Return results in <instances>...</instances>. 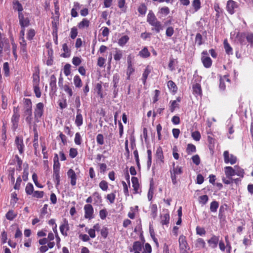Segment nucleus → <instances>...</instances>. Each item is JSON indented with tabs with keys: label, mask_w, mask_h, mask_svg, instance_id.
I'll return each mask as SVG.
<instances>
[{
	"label": "nucleus",
	"mask_w": 253,
	"mask_h": 253,
	"mask_svg": "<svg viewBox=\"0 0 253 253\" xmlns=\"http://www.w3.org/2000/svg\"><path fill=\"white\" fill-rule=\"evenodd\" d=\"M152 252V249L150 245L148 243H146L143 248L142 253H151Z\"/></svg>",
	"instance_id": "obj_64"
},
{
	"label": "nucleus",
	"mask_w": 253,
	"mask_h": 253,
	"mask_svg": "<svg viewBox=\"0 0 253 253\" xmlns=\"http://www.w3.org/2000/svg\"><path fill=\"white\" fill-rule=\"evenodd\" d=\"M246 34L245 33H239L237 35V40L242 45L246 44Z\"/></svg>",
	"instance_id": "obj_26"
},
{
	"label": "nucleus",
	"mask_w": 253,
	"mask_h": 253,
	"mask_svg": "<svg viewBox=\"0 0 253 253\" xmlns=\"http://www.w3.org/2000/svg\"><path fill=\"white\" fill-rule=\"evenodd\" d=\"M168 86L169 89L172 90L173 91H176L177 87L175 83L172 81H169L168 82Z\"/></svg>",
	"instance_id": "obj_56"
},
{
	"label": "nucleus",
	"mask_w": 253,
	"mask_h": 253,
	"mask_svg": "<svg viewBox=\"0 0 253 253\" xmlns=\"http://www.w3.org/2000/svg\"><path fill=\"white\" fill-rule=\"evenodd\" d=\"M180 253H191L190 251V247L187 242L185 236L180 235L178 239Z\"/></svg>",
	"instance_id": "obj_5"
},
{
	"label": "nucleus",
	"mask_w": 253,
	"mask_h": 253,
	"mask_svg": "<svg viewBox=\"0 0 253 253\" xmlns=\"http://www.w3.org/2000/svg\"><path fill=\"white\" fill-rule=\"evenodd\" d=\"M74 84L77 88H80L82 86V81L78 75H76L73 79Z\"/></svg>",
	"instance_id": "obj_36"
},
{
	"label": "nucleus",
	"mask_w": 253,
	"mask_h": 253,
	"mask_svg": "<svg viewBox=\"0 0 253 253\" xmlns=\"http://www.w3.org/2000/svg\"><path fill=\"white\" fill-rule=\"evenodd\" d=\"M68 178L70 179V184L72 186H74L76 185L77 175L75 171L72 169L68 170L67 172Z\"/></svg>",
	"instance_id": "obj_11"
},
{
	"label": "nucleus",
	"mask_w": 253,
	"mask_h": 253,
	"mask_svg": "<svg viewBox=\"0 0 253 253\" xmlns=\"http://www.w3.org/2000/svg\"><path fill=\"white\" fill-rule=\"evenodd\" d=\"M123 53L121 50H116L114 56V59L116 61H119L122 57Z\"/></svg>",
	"instance_id": "obj_52"
},
{
	"label": "nucleus",
	"mask_w": 253,
	"mask_h": 253,
	"mask_svg": "<svg viewBox=\"0 0 253 253\" xmlns=\"http://www.w3.org/2000/svg\"><path fill=\"white\" fill-rule=\"evenodd\" d=\"M14 169H11L8 170V178L11 180V182L13 183L14 182Z\"/></svg>",
	"instance_id": "obj_55"
},
{
	"label": "nucleus",
	"mask_w": 253,
	"mask_h": 253,
	"mask_svg": "<svg viewBox=\"0 0 253 253\" xmlns=\"http://www.w3.org/2000/svg\"><path fill=\"white\" fill-rule=\"evenodd\" d=\"M201 2L200 0H193L192 2V6L194 8L193 12L198 11L201 8Z\"/></svg>",
	"instance_id": "obj_28"
},
{
	"label": "nucleus",
	"mask_w": 253,
	"mask_h": 253,
	"mask_svg": "<svg viewBox=\"0 0 253 253\" xmlns=\"http://www.w3.org/2000/svg\"><path fill=\"white\" fill-rule=\"evenodd\" d=\"M134 69L133 68L131 61H128V67H127V75H128V77L130 76V75L134 72Z\"/></svg>",
	"instance_id": "obj_60"
},
{
	"label": "nucleus",
	"mask_w": 253,
	"mask_h": 253,
	"mask_svg": "<svg viewBox=\"0 0 253 253\" xmlns=\"http://www.w3.org/2000/svg\"><path fill=\"white\" fill-rule=\"evenodd\" d=\"M50 86L52 91H55L56 89V79L54 75L50 77Z\"/></svg>",
	"instance_id": "obj_31"
},
{
	"label": "nucleus",
	"mask_w": 253,
	"mask_h": 253,
	"mask_svg": "<svg viewBox=\"0 0 253 253\" xmlns=\"http://www.w3.org/2000/svg\"><path fill=\"white\" fill-rule=\"evenodd\" d=\"M195 246L196 248L199 249L204 248L206 246V243L203 239L199 238L196 241Z\"/></svg>",
	"instance_id": "obj_27"
},
{
	"label": "nucleus",
	"mask_w": 253,
	"mask_h": 253,
	"mask_svg": "<svg viewBox=\"0 0 253 253\" xmlns=\"http://www.w3.org/2000/svg\"><path fill=\"white\" fill-rule=\"evenodd\" d=\"M19 23L21 28L28 27L30 24V21L28 18H25L23 13L18 14Z\"/></svg>",
	"instance_id": "obj_17"
},
{
	"label": "nucleus",
	"mask_w": 253,
	"mask_h": 253,
	"mask_svg": "<svg viewBox=\"0 0 253 253\" xmlns=\"http://www.w3.org/2000/svg\"><path fill=\"white\" fill-rule=\"evenodd\" d=\"M58 156L57 154H55L53 158V170H60V163L58 161Z\"/></svg>",
	"instance_id": "obj_30"
},
{
	"label": "nucleus",
	"mask_w": 253,
	"mask_h": 253,
	"mask_svg": "<svg viewBox=\"0 0 253 253\" xmlns=\"http://www.w3.org/2000/svg\"><path fill=\"white\" fill-rule=\"evenodd\" d=\"M120 80V76L118 74H115L113 77V86L115 88L117 87Z\"/></svg>",
	"instance_id": "obj_51"
},
{
	"label": "nucleus",
	"mask_w": 253,
	"mask_h": 253,
	"mask_svg": "<svg viewBox=\"0 0 253 253\" xmlns=\"http://www.w3.org/2000/svg\"><path fill=\"white\" fill-rule=\"evenodd\" d=\"M10 50V45L8 40L5 38L0 37V55L4 51L8 52Z\"/></svg>",
	"instance_id": "obj_7"
},
{
	"label": "nucleus",
	"mask_w": 253,
	"mask_h": 253,
	"mask_svg": "<svg viewBox=\"0 0 253 253\" xmlns=\"http://www.w3.org/2000/svg\"><path fill=\"white\" fill-rule=\"evenodd\" d=\"M143 246L141 243L139 241H136L134 242L132 248L129 249L130 252H133L134 253H142Z\"/></svg>",
	"instance_id": "obj_15"
},
{
	"label": "nucleus",
	"mask_w": 253,
	"mask_h": 253,
	"mask_svg": "<svg viewBox=\"0 0 253 253\" xmlns=\"http://www.w3.org/2000/svg\"><path fill=\"white\" fill-rule=\"evenodd\" d=\"M192 137L196 141H199L201 139V134L198 131H195L192 133Z\"/></svg>",
	"instance_id": "obj_61"
},
{
	"label": "nucleus",
	"mask_w": 253,
	"mask_h": 253,
	"mask_svg": "<svg viewBox=\"0 0 253 253\" xmlns=\"http://www.w3.org/2000/svg\"><path fill=\"white\" fill-rule=\"evenodd\" d=\"M234 168L226 166L224 168L225 174L227 177H232L235 175Z\"/></svg>",
	"instance_id": "obj_22"
},
{
	"label": "nucleus",
	"mask_w": 253,
	"mask_h": 253,
	"mask_svg": "<svg viewBox=\"0 0 253 253\" xmlns=\"http://www.w3.org/2000/svg\"><path fill=\"white\" fill-rule=\"evenodd\" d=\"M170 177L173 184L177 183L176 175L181 174L183 172L182 168L178 166H175V163L172 164V168L170 169Z\"/></svg>",
	"instance_id": "obj_2"
},
{
	"label": "nucleus",
	"mask_w": 253,
	"mask_h": 253,
	"mask_svg": "<svg viewBox=\"0 0 253 253\" xmlns=\"http://www.w3.org/2000/svg\"><path fill=\"white\" fill-rule=\"evenodd\" d=\"M170 10L169 8L167 6H164L159 8L158 13L162 15L166 16L169 13Z\"/></svg>",
	"instance_id": "obj_43"
},
{
	"label": "nucleus",
	"mask_w": 253,
	"mask_h": 253,
	"mask_svg": "<svg viewBox=\"0 0 253 253\" xmlns=\"http://www.w3.org/2000/svg\"><path fill=\"white\" fill-rule=\"evenodd\" d=\"M151 215L153 218H155L157 215L158 208L156 204H153L150 206Z\"/></svg>",
	"instance_id": "obj_37"
},
{
	"label": "nucleus",
	"mask_w": 253,
	"mask_h": 253,
	"mask_svg": "<svg viewBox=\"0 0 253 253\" xmlns=\"http://www.w3.org/2000/svg\"><path fill=\"white\" fill-rule=\"evenodd\" d=\"M139 55L143 58H147L150 56V53L147 47H144L139 52Z\"/></svg>",
	"instance_id": "obj_39"
},
{
	"label": "nucleus",
	"mask_w": 253,
	"mask_h": 253,
	"mask_svg": "<svg viewBox=\"0 0 253 253\" xmlns=\"http://www.w3.org/2000/svg\"><path fill=\"white\" fill-rule=\"evenodd\" d=\"M83 118L82 115L81 114V111L80 109H78L77 112V116L75 119V124L78 126H80L83 125Z\"/></svg>",
	"instance_id": "obj_21"
},
{
	"label": "nucleus",
	"mask_w": 253,
	"mask_h": 253,
	"mask_svg": "<svg viewBox=\"0 0 253 253\" xmlns=\"http://www.w3.org/2000/svg\"><path fill=\"white\" fill-rule=\"evenodd\" d=\"M69 230V225L68 220L64 218L62 224L60 226L61 233L64 236L68 235V231Z\"/></svg>",
	"instance_id": "obj_13"
},
{
	"label": "nucleus",
	"mask_w": 253,
	"mask_h": 253,
	"mask_svg": "<svg viewBox=\"0 0 253 253\" xmlns=\"http://www.w3.org/2000/svg\"><path fill=\"white\" fill-rule=\"evenodd\" d=\"M84 217L86 219H91L94 217V210L93 207L90 204L85 205L84 208Z\"/></svg>",
	"instance_id": "obj_9"
},
{
	"label": "nucleus",
	"mask_w": 253,
	"mask_h": 253,
	"mask_svg": "<svg viewBox=\"0 0 253 253\" xmlns=\"http://www.w3.org/2000/svg\"><path fill=\"white\" fill-rule=\"evenodd\" d=\"M224 46L227 54H232V48L228 43L227 40L224 41Z\"/></svg>",
	"instance_id": "obj_45"
},
{
	"label": "nucleus",
	"mask_w": 253,
	"mask_h": 253,
	"mask_svg": "<svg viewBox=\"0 0 253 253\" xmlns=\"http://www.w3.org/2000/svg\"><path fill=\"white\" fill-rule=\"evenodd\" d=\"M93 201L94 205L99 206L101 204L102 199L98 192H95L93 193Z\"/></svg>",
	"instance_id": "obj_20"
},
{
	"label": "nucleus",
	"mask_w": 253,
	"mask_h": 253,
	"mask_svg": "<svg viewBox=\"0 0 253 253\" xmlns=\"http://www.w3.org/2000/svg\"><path fill=\"white\" fill-rule=\"evenodd\" d=\"M151 69L148 66L145 69L142 77V80L143 84H145L149 74L151 73Z\"/></svg>",
	"instance_id": "obj_25"
},
{
	"label": "nucleus",
	"mask_w": 253,
	"mask_h": 253,
	"mask_svg": "<svg viewBox=\"0 0 253 253\" xmlns=\"http://www.w3.org/2000/svg\"><path fill=\"white\" fill-rule=\"evenodd\" d=\"M74 141L77 145H80L82 144V136L79 132H77L75 134Z\"/></svg>",
	"instance_id": "obj_48"
},
{
	"label": "nucleus",
	"mask_w": 253,
	"mask_h": 253,
	"mask_svg": "<svg viewBox=\"0 0 253 253\" xmlns=\"http://www.w3.org/2000/svg\"><path fill=\"white\" fill-rule=\"evenodd\" d=\"M99 187L103 191H106L108 189V183L104 180L101 181L99 183Z\"/></svg>",
	"instance_id": "obj_62"
},
{
	"label": "nucleus",
	"mask_w": 253,
	"mask_h": 253,
	"mask_svg": "<svg viewBox=\"0 0 253 253\" xmlns=\"http://www.w3.org/2000/svg\"><path fill=\"white\" fill-rule=\"evenodd\" d=\"M24 116L25 117V120L27 123L31 126L32 121V112H24Z\"/></svg>",
	"instance_id": "obj_34"
},
{
	"label": "nucleus",
	"mask_w": 253,
	"mask_h": 253,
	"mask_svg": "<svg viewBox=\"0 0 253 253\" xmlns=\"http://www.w3.org/2000/svg\"><path fill=\"white\" fill-rule=\"evenodd\" d=\"M40 76L39 72H36L33 75V84L34 92L37 97L40 98L41 96V92L39 87Z\"/></svg>",
	"instance_id": "obj_3"
},
{
	"label": "nucleus",
	"mask_w": 253,
	"mask_h": 253,
	"mask_svg": "<svg viewBox=\"0 0 253 253\" xmlns=\"http://www.w3.org/2000/svg\"><path fill=\"white\" fill-rule=\"evenodd\" d=\"M20 40L21 51L23 53H26L27 52L26 42L24 38H23L22 40Z\"/></svg>",
	"instance_id": "obj_41"
},
{
	"label": "nucleus",
	"mask_w": 253,
	"mask_h": 253,
	"mask_svg": "<svg viewBox=\"0 0 253 253\" xmlns=\"http://www.w3.org/2000/svg\"><path fill=\"white\" fill-rule=\"evenodd\" d=\"M62 49L64 53L62 54V56L64 57H68L70 55V50L68 48L67 44L64 43L62 45Z\"/></svg>",
	"instance_id": "obj_35"
},
{
	"label": "nucleus",
	"mask_w": 253,
	"mask_h": 253,
	"mask_svg": "<svg viewBox=\"0 0 253 253\" xmlns=\"http://www.w3.org/2000/svg\"><path fill=\"white\" fill-rule=\"evenodd\" d=\"M128 40L129 37L127 36H123L119 39L118 41V44L119 45L123 46L126 44V43L128 42Z\"/></svg>",
	"instance_id": "obj_40"
},
{
	"label": "nucleus",
	"mask_w": 253,
	"mask_h": 253,
	"mask_svg": "<svg viewBox=\"0 0 253 253\" xmlns=\"http://www.w3.org/2000/svg\"><path fill=\"white\" fill-rule=\"evenodd\" d=\"M161 223L162 225H168L169 221V211L168 210H164L161 216Z\"/></svg>",
	"instance_id": "obj_12"
},
{
	"label": "nucleus",
	"mask_w": 253,
	"mask_h": 253,
	"mask_svg": "<svg viewBox=\"0 0 253 253\" xmlns=\"http://www.w3.org/2000/svg\"><path fill=\"white\" fill-rule=\"evenodd\" d=\"M180 101V99L179 98H178L177 100H173L171 102V105L170 106V110L171 112H173L175 108L178 107V102Z\"/></svg>",
	"instance_id": "obj_46"
},
{
	"label": "nucleus",
	"mask_w": 253,
	"mask_h": 253,
	"mask_svg": "<svg viewBox=\"0 0 253 253\" xmlns=\"http://www.w3.org/2000/svg\"><path fill=\"white\" fill-rule=\"evenodd\" d=\"M218 207V203L216 201H213L211 203L210 210L212 212H215Z\"/></svg>",
	"instance_id": "obj_53"
},
{
	"label": "nucleus",
	"mask_w": 253,
	"mask_h": 253,
	"mask_svg": "<svg viewBox=\"0 0 253 253\" xmlns=\"http://www.w3.org/2000/svg\"><path fill=\"white\" fill-rule=\"evenodd\" d=\"M219 237L215 235H212V237L208 240V243L209 246L212 249L216 248L219 242Z\"/></svg>",
	"instance_id": "obj_18"
},
{
	"label": "nucleus",
	"mask_w": 253,
	"mask_h": 253,
	"mask_svg": "<svg viewBox=\"0 0 253 253\" xmlns=\"http://www.w3.org/2000/svg\"><path fill=\"white\" fill-rule=\"evenodd\" d=\"M71 65L69 64H66L64 67V73L66 76H69L71 73Z\"/></svg>",
	"instance_id": "obj_63"
},
{
	"label": "nucleus",
	"mask_w": 253,
	"mask_h": 253,
	"mask_svg": "<svg viewBox=\"0 0 253 253\" xmlns=\"http://www.w3.org/2000/svg\"><path fill=\"white\" fill-rule=\"evenodd\" d=\"M53 178L56 181V186L59 185L60 183V170H53Z\"/></svg>",
	"instance_id": "obj_44"
},
{
	"label": "nucleus",
	"mask_w": 253,
	"mask_h": 253,
	"mask_svg": "<svg viewBox=\"0 0 253 253\" xmlns=\"http://www.w3.org/2000/svg\"><path fill=\"white\" fill-rule=\"evenodd\" d=\"M12 4L13 8L15 10H17L18 14L22 13V11L23 10V6L18 0H14L12 2Z\"/></svg>",
	"instance_id": "obj_23"
},
{
	"label": "nucleus",
	"mask_w": 253,
	"mask_h": 253,
	"mask_svg": "<svg viewBox=\"0 0 253 253\" xmlns=\"http://www.w3.org/2000/svg\"><path fill=\"white\" fill-rule=\"evenodd\" d=\"M156 157L157 160L159 161L162 163H164V155L162 149L161 147L157 148L156 153Z\"/></svg>",
	"instance_id": "obj_24"
},
{
	"label": "nucleus",
	"mask_w": 253,
	"mask_h": 253,
	"mask_svg": "<svg viewBox=\"0 0 253 253\" xmlns=\"http://www.w3.org/2000/svg\"><path fill=\"white\" fill-rule=\"evenodd\" d=\"M82 62V59L79 57H74L72 59V63L75 66H79Z\"/></svg>",
	"instance_id": "obj_59"
},
{
	"label": "nucleus",
	"mask_w": 253,
	"mask_h": 253,
	"mask_svg": "<svg viewBox=\"0 0 253 253\" xmlns=\"http://www.w3.org/2000/svg\"><path fill=\"white\" fill-rule=\"evenodd\" d=\"M15 144L19 151V153L22 154L24 152V148L23 138L20 136H16L15 140Z\"/></svg>",
	"instance_id": "obj_14"
},
{
	"label": "nucleus",
	"mask_w": 253,
	"mask_h": 253,
	"mask_svg": "<svg viewBox=\"0 0 253 253\" xmlns=\"http://www.w3.org/2000/svg\"><path fill=\"white\" fill-rule=\"evenodd\" d=\"M17 216V213L13 210H9L6 214L5 217L9 220H12Z\"/></svg>",
	"instance_id": "obj_38"
},
{
	"label": "nucleus",
	"mask_w": 253,
	"mask_h": 253,
	"mask_svg": "<svg viewBox=\"0 0 253 253\" xmlns=\"http://www.w3.org/2000/svg\"><path fill=\"white\" fill-rule=\"evenodd\" d=\"M237 8L236 3L232 0H229L227 1L226 8L227 11L231 14H233L235 11V8Z\"/></svg>",
	"instance_id": "obj_19"
},
{
	"label": "nucleus",
	"mask_w": 253,
	"mask_h": 253,
	"mask_svg": "<svg viewBox=\"0 0 253 253\" xmlns=\"http://www.w3.org/2000/svg\"><path fill=\"white\" fill-rule=\"evenodd\" d=\"M43 104L42 102L37 104L34 109V121L35 123H38L41 121V119L43 113Z\"/></svg>",
	"instance_id": "obj_4"
},
{
	"label": "nucleus",
	"mask_w": 253,
	"mask_h": 253,
	"mask_svg": "<svg viewBox=\"0 0 253 253\" xmlns=\"http://www.w3.org/2000/svg\"><path fill=\"white\" fill-rule=\"evenodd\" d=\"M148 160L147 165L148 169H150L152 164V151L150 149H148L147 151Z\"/></svg>",
	"instance_id": "obj_49"
},
{
	"label": "nucleus",
	"mask_w": 253,
	"mask_h": 253,
	"mask_svg": "<svg viewBox=\"0 0 253 253\" xmlns=\"http://www.w3.org/2000/svg\"><path fill=\"white\" fill-rule=\"evenodd\" d=\"M234 170L235 175H237L241 177H244L245 172L244 170L243 169L241 168L238 166H235L234 167Z\"/></svg>",
	"instance_id": "obj_33"
},
{
	"label": "nucleus",
	"mask_w": 253,
	"mask_h": 253,
	"mask_svg": "<svg viewBox=\"0 0 253 253\" xmlns=\"http://www.w3.org/2000/svg\"><path fill=\"white\" fill-rule=\"evenodd\" d=\"M193 92L198 95H201L202 94V91L201 85L199 84L196 83L193 85Z\"/></svg>",
	"instance_id": "obj_32"
},
{
	"label": "nucleus",
	"mask_w": 253,
	"mask_h": 253,
	"mask_svg": "<svg viewBox=\"0 0 253 253\" xmlns=\"http://www.w3.org/2000/svg\"><path fill=\"white\" fill-rule=\"evenodd\" d=\"M202 54L203 56L201 60L204 66L206 68H210L212 65V60L210 57L208 56L207 51H203Z\"/></svg>",
	"instance_id": "obj_10"
},
{
	"label": "nucleus",
	"mask_w": 253,
	"mask_h": 253,
	"mask_svg": "<svg viewBox=\"0 0 253 253\" xmlns=\"http://www.w3.org/2000/svg\"><path fill=\"white\" fill-rule=\"evenodd\" d=\"M224 162L226 164H230L233 165L237 161V158L236 156L232 154L229 153L228 151H225L223 154Z\"/></svg>",
	"instance_id": "obj_6"
},
{
	"label": "nucleus",
	"mask_w": 253,
	"mask_h": 253,
	"mask_svg": "<svg viewBox=\"0 0 253 253\" xmlns=\"http://www.w3.org/2000/svg\"><path fill=\"white\" fill-rule=\"evenodd\" d=\"M3 70L4 73V75L6 77L9 75V65L7 62H5L3 64Z\"/></svg>",
	"instance_id": "obj_57"
},
{
	"label": "nucleus",
	"mask_w": 253,
	"mask_h": 253,
	"mask_svg": "<svg viewBox=\"0 0 253 253\" xmlns=\"http://www.w3.org/2000/svg\"><path fill=\"white\" fill-rule=\"evenodd\" d=\"M131 181L135 193H138L139 188V184L138 183V179L135 177H132L131 178Z\"/></svg>",
	"instance_id": "obj_29"
},
{
	"label": "nucleus",
	"mask_w": 253,
	"mask_h": 253,
	"mask_svg": "<svg viewBox=\"0 0 253 253\" xmlns=\"http://www.w3.org/2000/svg\"><path fill=\"white\" fill-rule=\"evenodd\" d=\"M19 118V110L17 108L14 107L13 109V114L11 118V123H12V128L13 130H15L18 127Z\"/></svg>",
	"instance_id": "obj_8"
},
{
	"label": "nucleus",
	"mask_w": 253,
	"mask_h": 253,
	"mask_svg": "<svg viewBox=\"0 0 253 253\" xmlns=\"http://www.w3.org/2000/svg\"><path fill=\"white\" fill-rule=\"evenodd\" d=\"M25 192L27 195H31L34 192V186L31 183H28L25 188Z\"/></svg>",
	"instance_id": "obj_42"
},
{
	"label": "nucleus",
	"mask_w": 253,
	"mask_h": 253,
	"mask_svg": "<svg viewBox=\"0 0 253 253\" xmlns=\"http://www.w3.org/2000/svg\"><path fill=\"white\" fill-rule=\"evenodd\" d=\"M44 195V192L43 191H36L32 194V196L36 198H42Z\"/></svg>",
	"instance_id": "obj_54"
},
{
	"label": "nucleus",
	"mask_w": 253,
	"mask_h": 253,
	"mask_svg": "<svg viewBox=\"0 0 253 253\" xmlns=\"http://www.w3.org/2000/svg\"><path fill=\"white\" fill-rule=\"evenodd\" d=\"M147 21L153 27L152 30H155L157 33H159L160 31L163 30L164 27L161 22L157 19L152 11H150L147 15Z\"/></svg>",
	"instance_id": "obj_1"
},
{
	"label": "nucleus",
	"mask_w": 253,
	"mask_h": 253,
	"mask_svg": "<svg viewBox=\"0 0 253 253\" xmlns=\"http://www.w3.org/2000/svg\"><path fill=\"white\" fill-rule=\"evenodd\" d=\"M89 24V21L86 18H84L83 20L79 24V28L80 29H83L85 27H88Z\"/></svg>",
	"instance_id": "obj_47"
},
{
	"label": "nucleus",
	"mask_w": 253,
	"mask_h": 253,
	"mask_svg": "<svg viewBox=\"0 0 253 253\" xmlns=\"http://www.w3.org/2000/svg\"><path fill=\"white\" fill-rule=\"evenodd\" d=\"M230 84V80L227 76H223L220 78L219 88L222 90L225 89L226 86Z\"/></svg>",
	"instance_id": "obj_16"
},
{
	"label": "nucleus",
	"mask_w": 253,
	"mask_h": 253,
	"mask_svg": "<svg viewBox=\"0 0 253 253\" xmlns=\"http://www.w3.org/2000/svg\"><path fill=\"white\" fill-rule=\"evenodd\" d=\"M196 151V147L194 145L192 144H188L187 145L186 151L188 154L195 152Z\"/></svg>",
	"instance_id": "obj_50"
},
{
	"label": "nucleus",
	"mask_w": 253,
	"mask_h": 253,
	"mask_svg": "<svg viewBox=\"0 0 253 253\" xmlns=\"http://www.w3.org/2000/svg\"><path fill=\"white\" fill-rule=\"evenodd\" d=\"M85 230L88 233L89 235V237H90L91 238H94L95 237L96 234L95 232L94 231V229H92V228L88 229L87 227H86L85 228Z\"/></svg>",
	"instance_id": "obj_58"
}]
</instances>
